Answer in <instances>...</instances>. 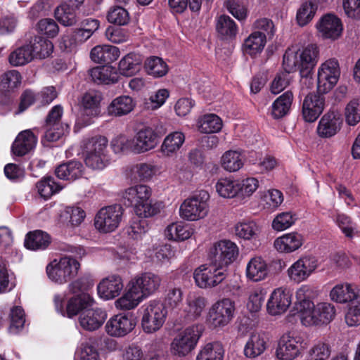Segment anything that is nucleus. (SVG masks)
<instances>
[{
	"label": "nucleus",
	"instance_id": "obj_1",
	"mask_svg": "<svg viewBox=\"0 0 360 360\" xmlns=\"http://www.w3.org/2000/svg\"><path fill=\"white\" fill-rule=\"evenodd\" d=\"M161 282V278L151 272L135 276L128 283L126 292L115 301V307L123 310L134 309L144 298L158 290Z\"/></svg>",
	"mask_w": 360,
	"mask_h": 360
},
{
	"label": "nucleus",
	"instance_id": "obj_2",
	"mask_svg": "<svg viewBox=\"0 0 360 360\" xmlns=\"http://www.w3.org/2000/svg\"><path fill=\"white\" fill-rule=\"evenodd\" d=\"M319 54L318 47L314 44L308 45L301 51L295 47L289 48L283 55V68L288 73L298 69L301 77L304 78V82L311 84V78L309 76L318 62Z\"/></svg>",
	"mask_w": 360,
	"mask_h": 360
},
{
	"label": "nucleus",
	"instance_id": "obj_3",
	"mask_svg": "<svg viewBox=\"0 0 360 360\" xmlns=\"http://www.w3.org/2000/svg\"><path fill=\"white\" fill-rule=\"evenodd\" d=\"M152 188L145 184L131 186L125 190L123 198L134 206L135 213L140 217L154 216L158 210L151 200Z\"/></svg>",
	"mask_w": 360,
	"mask_h": 360
},
{
	"label": "nucleus",
	"instance_id": "obj_4",
	"mask_svg": "<svg viewBox=\"0 0 360 360\" xmlns=\"http://www.w3.org/2000/svg\"><path fill=\"white\" fill-rule=\"evenodd\" d=\"M108 139L102 136L84 140L82 150L86 165L93 169L105 168L108 164Z\"/></svg>",
	"mask_w": 360,
	"mask_h": 360
},
{
	"label": "nucleus",
	"instance_id": "obj_5",
	"mask_svg": "<svg viewBox=\"0 0 360 360\" xmlns=\"http://www.w3.org/2000/svg\"><path fill=\"white\" fill-rule=\"evenodd\" d=\"M141 325L144 333L152 334L158 331L164 325L167 311L164 304L158 300H151L139 309Z\"/></svg>",
	"mask_w": 360,
	"mask_h": 360
},
{
	"label": "nucleus",
	"instance_id": "obj_6",
	"mask_svg": "<svg viewBox=\"0 0 360 360\" xmlns=\"http://www.w3.org/2000/svg\"><path fill=\"white\" fill-rule=\"evenodd\" d=\"M80 264L72 257H63L53 259L46 268L48 278L57 284H64L74 278L78 273Z\"/></svg>",
	"mask_w": 360,
	"mask_h": 360
},
{
	"label": "nucleus",
	"instance_id": "obj_7",
	"mask_svg": "<svg viewBox=\"0 0 360 360\" xmlns=\"http://www.w3.org/2000/svg\"><path fill=\"white\" fill-rule=\"evenodd\" d=\"M210 195L200 191L186 199L180 205L179 216L188 221H195L207 217L209 212Z\"/></svg>",
	"mask_w": 360,
	"mask_h": 360
},
{
	"label": "nucleus",
	"instance_id": "obj_8",
	"mask_svg": "<svg viewBox=\"0 0 360 360\" xmlns=\"http://www.w3.org/2000/svg\"><path fill=\"white\" fill-rule=\"evenodd\" d=\"M202 333V327L193 325L179 333L170 345L171 353L179 357L190 354L195 347Z\"/></svg>",
	"mask_w": 360,
	"mask_h": 360
},
{
	"label": "nucleus",
	"instance_id": "obj_9",
	"mask_svg": "<svg viewBox=\"0 0 360 360\" xmlns=\"http://www.w3.org/2000/svg\"><path fill=\"white\" fill-rule=\"evenodd\" d=\"M226 276L227 269L211 260L209 264L200 266L193 273L195 283L201 288H214L222 283Z\"/></svg>",
	"mask_w": 360,
	"mask_h": 360
},
{
	"label": "nucleus",
	"instance_id": "obj_10",
	"mask_svg": "<svg viewBox=\"0 0 360 360\" xmlns=\"http://www.w3.org/2000/svg\"><path fill=\"white\" fill-rule=\"evenodd\" d=\"M124 213L120 205H113L101 208L94 219V225L101 233H110L120 226Z\"/></svg>",
	"mask_w": 360,
	"mask_h": 360
},
{
	"label": "nucleus",
	"instance_id": "obj_11",
	"mask_svg": "<svg viewBox=\"0 0 360 360\" xmlns=\"http://www.w3.org/2000/svg\"><path fill=\"white\" fill-rule=\"evenodd\" d=\"M340 76L338 60L330 58L320 65L317 72V90L319 94L329 92L336 85Z\"/></svg>",
	"mask_w": 360,
	"mask_h": 360
},
{
	"label": "nucleus",
	"instance_id": "obj_12",
	"mask_svg": "<svg viewBox=\"0 0 360 360\" xmlns=\"http://www.w3.org/2000/svg\"><path fill=\"white\" fill-rule=\"evenodd\" d=\"M307 347V342L298 335L284 334L278 342L276 356L280 360H292Z\"/></svg>",
	"mask_w": 360,
	"mask_h": 360
},
{
	"label": "nucleus",
	"instance_id": "obj_13",
	"mask_svg": "<svg viewBox=\"0 0 360 360\" xmlns=\"http://www.w3.org/2000/svg\"><path fill=\"white\" fill-rule=\"evenodd\" d=\"M235 304L230 299H223L214 304L210 309L208 322L213 327H224L233 317Z\"/></svg>",
	"mask_w": 360,
	"mask_h": 360
},
{
	"label": "nucleus",
	"instance_id": "obj_14",
	"mask_svg": "<svg viewBox=\"0 0 360 360\" xmlns=\"http://www.w3.org/2000/svg\"><path fill=\"white\" fill-rule=\"evenodd\" d=\"M239 250L233 242L224 240L218 242L212 250L210 260L219 266L226 268L238 257Z\"/></svg>",
	"mask_w": 360,
	"mask_h": 360
},
{
	"label": "nucleus",
	"instance_id": "obj_15",
	"mask_svg": "<svg viewBox=\"0 0 360 360\" xmlns=\"http://www.w3.org/2000/svg\"><path fill=\"white\" fill-rule=\"evenodd\" d=\"M318 266L317 259L309 255L301 257L287 270L290 281L300 283L306 281Z\"/></svg>",
	"mask_w": 360,
	"mask_h": 360
},
{
	"label": "nucleus",
	"instance_id": "obj_16",
	"mask_svg": "<svg viewBox=\"0 0 360 360\" xmlns=\"http://www.w3.org/2000/svg\"><path fill=\"white\" fill-rule=\"evenodd\" d=\"M292 296L290 290L287 288L275 289L266 304L268 313L272 316H276L285 312L292 303Z\"/></svg>",
	"mask_w": 360,
	"mask_h": 360
},
{
	"label": "nucleus",
	"instance_id": "obj_17",
	"mask_svg": "<svg viewBox=\"0 0 360 360\" xmlns=\"http://www.w3.org/2000/svg\"><path fill=\"white\" fill-rule=\"evenodd\" d=\"M101 99V94L95 91H90L83 96L82 99V109L78 118L83 125L89 124L91 118L99 113V105Z\"/></svg>",
	"mask_w": 360,
	"mask_h": 360
},
{
	"label": "nucleus",
	"instance_id": "obj_18",
	"mask_svg": "<svg viewBox=\"0 0 360 360\" xmlns=\"http://www.w3.org/2000/svg\"><path fill=\"white\" fill-rule=\"evenodd\" d=\"M134 153L141 154L154 149L158 144V136L151 127H143L133 137Z\"/></svg>",
	"mask_w": 360,
	"mask_h": 360
},
{
	"label": "nucleus",
	"instance_id": "obj_19",
	"mask_svg": "<svg viewBox=\"0 0 360 360\" xmlns=\"http://www.w3.org/2000/svg\"><path fill=\"white\" fill-rule=\"evenodd\" d=\"M135 327L134 320L127 316L117 314L110 318L106 323V333L113 337H123Z\"/></svg>",
	"mask_w": 360,
	"mask_h": 360
},
{
	"label": "nucleus",
	"instance_id": "obj_20",
	"mask_svg": "<svg viewBox=\"0 0 360 360\" xmlns=\"http://www.w3.org/2000/svg\"><path fill=\"white\" fill-rule=\"evenodd\" d=\"M342 119L341 115L335 112L325 114L320 120L317 126V134L321 138L334 136L341 129Z\"/></svg>",
	"mask_w": 360,
	"mask_h": 360
},
{
	"label": "nucleus",
	"instance_id": "obj_21",
	"mask_svg": "<svg viewBox=\"0 0 360 360\" xmlns=\"http://www.w3.org/2000/svg\"><path fill=\"white\" fill-rule=\"evenodd\" d=\"M316 28L323 37L333 40L338 39L342 32L341 20L333 14L323 15L317 22Z\"/></svg>",
	"mask_w": 360,
	"mask_h": 360
},
{
	"label": "nucleus",
	"instance_id": "obj_22",
	"mask_svg": "<svg viewBox=\"0 0 360 360\" xmlns=\"http://www.w3.org/2000/svg\"><path fill=\"white\" fill-rule=\"evenodd\" d=\"M324 109V99L316 94H308L302 103V116L308 122L317 120Z\"/></svg>",
	"mask_w": 360,
	"mask_h": 360
},
{
	"label": "nucleus",
	"instance_id": "obj_23",
	"mask_svg": "<svg viewBox=\"0 0 360 360\" xmlns=\"http://www.w3.org/2000/svg\"><path fill=\"white\" fill-rule=\"evenodd\" d=\"M123 287L122 278L120 276L111 275L103 278L98 283V294L104 300H112L120 295Z\"/></svg>",
	"mask_w": 360,
	"mask_h": 360
},
{
	"label": "nucleus",
	"instance_id": "obj_24",
	"mask_svg": "<svg viewBox=\"0 0 360 360\" xmlns=\"http://www.w3.org/2000/svg\"><path fill=\"white\" fill-rule=\"evenodd\" d=\"M106 318V312L101 308L86 309L80 314L79 323L84 330L93 331L98 329Z\"/></svg>",
	"mask_w": 360,
	"mask_h": 360
},
{
	"label": "nucleus",
	"instance_id": "obj_25",
	"mask_svg": "<svg viewBox=\"0 0 360 360\" xmlns=\"http://www.w3.org/2000/svg\"><path fill=\"white\" fill-rule=\"evenodd\" d=\"M304 237L297 232L283 234L274 243V248L279 252L290 253L298 250L304 243Z\"/></svg>",
	"mask_w": 360,
	"mask_h": 360
},
{
	"label": "nucleus",
	"instance_id": "obj_26",
	"mask_svg": "<svg viewBox=\"0 0 360 360\" xmlns=\"http://www.w3.org/2000/svg\"><path fill=\"white\" fill-rule=\"evenodd\" d=\"M89 74L91 80L98 84H115L120 79L117 69L109 65L95 67L89 70Z\"/></svg>",
	"mask_w": 360,
	"mask_h": 360
},
{
	"label": "nucleus",
	"instance_id": "obj_27",
	"mask_svg": "<svg viewBox=\"0 0 360 360\" xmlns=\"http://www.w3.org/2000/svg\"><path fill=\"white\" fill-rule=\"evenodd\" d=\"M37 139L30 130L20 132L12 145V152L15 155L23 156L36 146Z\"/></svg>",
	"mask_w": 360,
	"mask_h": 360
},
{
	"label": "nucleus",
	"instance_id": "obj_28",
	"mask_svg": "<svg viewBox=\"0 0 360 360\" xmlns=\"http://www.w3.org/2000/svg\"><path fill=\"white\" fill-rule=\"evenodd\" d=\"M269 274V268L266 261L261 257L250 259L246 266V276L254 282L264 280Z\"/></svg>",
	"mask_w": 360,
	"mask_h": 360
},
{
	"label": "nucleus",
	"instance_id": "obj_29",
	"mask_svg": "<svg viewBox=\"0 0 360 360\" xmlns=\"http://www.w3.org/2000/svg\"><path fill=\"white\" fill-rule=\"evenodd\" d=\"M90 56L95 63H109L117 59L120 56V51L114 46L98 45L91 49Z\"/></svg>",
	"mask_w": 360,
	"mask_h": 360
},
{
	"label": "nucleus",
	"instance_id": "obj_30",
	"mask_svg": "<svg viewBox=\"0 0 360 360\" xmlns=\"http://www.w3.org/2000/svg\"><path fill=\"white\" fill-rule=\"evenodd\" d=\"M135 107L133 98L129 96H120L113 99L107 108L108 115L121 117L129 114Z\"/></svg>",
	"mask_w": 360,
	"mask_h": 360
},
{
	"label": "nucleus",
	"instance_id": "obj_31",
	"mask_svg": "<svg viewBox=\"0 0 360 360\" xmlns=\"http://www.w3.org/2000/svg\"><path fill=\"white\" fill-rule=\"evenodd\" d=\"M141 63L142 58L139 54L128 53L119 63V72L123 76L131 77L140 71Z\"/></svg>",
	"mask_w": 360,
	"mask_h": 360
},
{
	"label": "nucleus",
	"instance_id": "obj_32",
	"mask_svg": "<svg viewBox=\"0 0 360 360\" xmlns=\"http://www.w3.org/2000/svg\"><path fill=\"white\" fill-rule=\"evenodd\" d=\"M266 349L265 336L258 333H252L244 347V354L248 358H255L262 354Z\"/></svg>",
	"mask_w": 360,
	"mask_h": 360
},
{
	"label": "nucleus",
	"instance_id": "obj_33",
	"mask_svg": "<svg viewBox=\"0 0 360 360\" xmlns=\"http://www.w3.org/2000/svg\"><path fill=\"white\" fill-rule=\"evenodd\" d=\"M185 141V136L181 131H174L165 136L160 146L163 155L171 157L176 154Z\"/></svg>",
	"mask_w": 360,
	"mask_h": 360
},
{
	"label": "nucleus",
	"instance_id": "obj_34",
	"mask_svg": "<svg viewBox=\"0 0 360 360\" xmlns=\"http://www.w3.org/2000/svg\"><path fill=\"white\" fill-rule=\"evenodd\" d=\"M293 101L292 91H287L278 96L271 105V114L274 119L285 116L290 111Z\"/></svg>",
	"mask_w": 360,
	"mask_h": 360
},
{
	"label": "nucleus",
	"instance_id": "obj_35",
	"mask_svg": "<svg viewBox=\"0 0 360 360\" xmlns=\"http://www.w3.org/2000/svg\"><path fill=\"white\" fill-rule=\"evenodd\" d=\"M266 42V35L260 31H255L245 39L243 51L246 54L255 56L263 51Z\"/></svg>",
	"mask_w": 360,
	"mask_h": 360
},
{
	"label": "nucleus",
	"instance_id": "obj_36",
	"mask_svg": "<svg viewBox=\"0 0 360 360\" xmlns=\"http://www.w3.org/2000/svg\"><path fill=\"white\" fill-rule=\"evenodd\" d=\"M83 165L78 161H70L59 165L55 171L56 176L61 179L75 180L82 176Z\"/></svg>",
	"mask_w": 360,
	"mask_h": 360
},
{
	"label": "nucleus",
	"instance_id": "obj_37",
	"mask_svg": "<svg viewBox=\"0 0 360 360\" xmlns=\"http://www.w3.org/2000/svg\"><path fill=\"white\" fill-rule=\"evenodd\" d=\"M28 45L33 53L34 58H46L52 53L53 50L52 42L41 36L32 38Z\"/></svg>",
	"mask_w": 360,
	"mask_h": 360
},
{
	"label": "nucleus",
	"instance_id": "obj_38",
	"mask_svg": "<svg viewBox=\"0 0 360 360\" xmlns=\"http://www.w3.org/2000/svg\"><path fill=\"white\" fill-rule=\"evenodd\" d=\"M50 243V236L40 230L30 232L25 240V246L32 250H45Z\"/></svg>",
	"mask_w": 360,
	"mask_h": 360
},
{
	"label": "nucleus",
	"instance_id": "obj_39",
	"mask_svg": "<svg viewBox=\"0 0 360 360\" xmlns=\"http://www.w3.org/2000/svg\"><path fill=\"white\" fill-rule=\"evenodd\" d=\"M298 314L302 325L305 326L319 325L316 305L313 302H304L298 307Z\"/></svg>",
	"mask_w": 360,
	"mask_h": 360
},
{
	"label": "nucleus",
	"instance_id": "obj_40",
	"mask_svg": "<svg viewBox=\"0 0 360 360\" xmlns=\"http://www.w3.org/2000/svg\"><path fill=\"white\" fill-rule=\"evenodd\" d=\"M193 233L192 230L181 222L172 223L165 230V236L169 240H184Z\"/></svg>",
	"mask_w": 360,
	"mask_h": 360
},
{
	"label": "nucleus",
	"instance_id": "obj_41",
	"mask_svg": "<svg viewBox=\"0 0 360 360\" xmlns=\"http://www.w3.org/2000/svg\"><path fill=\"white\" fill-rule=\"evenodd\" d=\"M224 349L219 342L206 344L199 352L196 360H223Z\"/></svg>",
	"mask_w": 360,
	"mask_h": 360
},
{
	"label": "nucleus",
	"instance_id": "obj_42",
	"mask_svg": "<svg viewBox=\"0 0 360 360\" xmlns=\"http://www.w3.org/2000/svg\"><path fill=\"white\" fill-rule=\"evenodd\" d=\"M198 126L200 132L213 134L221 129L222 121L221 118L215 114H207L198 120Z\"/></svg>",
	"mask_w": 360,
	"mask_h": 360
},
{
	"label": "nucleus",
	"instance_id": "obj_43",
	"mask_svg": "<svg viewBox=\"0 0 360 360\" xmlns=\"http://www.w3.org/2000/svg\"><path fill=\"white\" fill-rule=\"evenodd\" d=\"M216 30L221 37L226 39L234 37L238 32L234 20L226 15H221L218 18Z\"/></svg>",
	"mask_w": 360,
	"mask_h": 360
},
{
	"label": "nucleus",
	"instance_id": "obj_44",
	"mask_svg": "<svg viewBox=\"0 0 360 360\" xmlns=\"http://www.w3.org/2000/svg\"><path fill=\"white\" fill-rule=\"evenodd\" d=\"M330 296L333 301L339 303L349 302V304L356 297H360L348 284L335 285L331 290Z\"/></svg>",
	"mask_w": 360,
	"mask_h": 360
},
{
	"label": "nucleus",
	"instance_id": "obj_45",
	"mask_svg": "<svg viewBox=\"0 0 360 360\" xmlns=\"http://www.w3.org/2000/svg\"><path fill=\"white\" fill-rule=\"evenodd\" d=\"M76 10L64 2L56 8L55 17L64 26H72L77 22Z\"/></svg>",
	"mask_w": 360,
	"mask_h": 360
},
{
	"label": "nucleus",
	"instance_id": "obj_46",
	"mask_svg": "<svg viewBox=\"0 0 360 360\" xmlns=\"http://www.w3.org/2000/svg\"><path fill=\"white\" fill-rule=\"evenodd\" d=\"M145 69L147 73L154 77H162L168 72L167 63L160 57L151 56L145 62Z\"/></svg>",
	"mask_w": 360,
	"mask_h": 360
},
{
	"label": "nucleus",
	"instance_id": "obj_47",
	"mask_svg": "<svg viewBox=\"0 0 360 360\" xmlns=\"http://www.w3.org/2000/svg\"><path fill=\"white\" fill-rule=\"evenodd\" d=\"M221 167L226 171L234 172L239 170L243 165L240 154L236 150H228L221 158Z\"/></svg>",
	"mask_w": 360,
	"mask_h": 360
},
{
	"label": "nucleus",
	"instance_id": "obj_48",
	"mask_svg": "<svg viewBox=\"0 0 360 360\" xmlns=\"http://www.w3.org/2000/svg\"><path fill=\"white\" fill-rule=\"evenodd\" d=\"M218 194L223 198H233L239 193L238 188V181L230 178H221L215 185Z\"/></svg>",
	"mask_w": 360,
	"mask_h": 360
},
{
	"label": "nucleus",
	"instance_id": "obj_49",
	"mask_svg": "<svg viewBox=\"0 0 360 360\" xmlns=\"http://www.w3.org/2000/svg\"><path fill=\"white\" fill-rule=\"evenodd\" d=\"M206 306V300L200 296L190 297L186 302L184 309L188 319L193 320L198 318Z\"/></svg>",
	"mask_w": 360,
	"mask_h": 360
},
{
	"label": "nucleus",
	"instance_id": "obj_50",
	"mask_svg": "<svg viewBox=\"0 0 360 360\" xmlns=\"http://www.w3.org/2000/svg\"><path fill=\"white\" fill-rule=\"evenodd\" d=\"M318 5L312 1L302 3L297 11L296 19L300 26H305L314 17Z\"/></svg>",
	"mask_w": 360,
	"mask_h": 360
},
{
	"label": "nucleus",
	"instance_id": "obj_51",
	"mask_svg": "<svg viewBox=\"0 0 360 360\" xmlns=\"http://www.w3.org/2000/svg\"><path fill=\"white\" fill-rule=\"evenodd\" d=\"M21 83V75L17 70H9L0 76V90L10 91L18 88Z\"/></svg>",
	"mask_w": 360,
	"mask_h": 360
},
{
	"label": "nucleus",
	"instance_id": "obj_52",
	"mask_svg": "<svg viewBox=\"0 0 360 360\" xmlns=\"http://www.w3.org/2000/svg\"><path fill=\"white\" fill-rule=\"evenodd\" d=\"M33 59V53L28 44L17 49L9 56L10 63L13 66L24 65Z\"/></svg>",
	"mask_w": 360,
	"mask_h": 360
},
{
	"label": "nucleus",
	"instance_id": "obj_53",
	"mask_svg": "<svg viewBox=\"0 0 360 360\" xmlns=\"http://www.w3.org/2000/svg\"><path fill=\"white\" fill-rule=\"evenodd\" d=\"M346 123L354 126L360 122V97L352 99L345 110Z\"/></svg>",
	"mask_w": 360,
	"mask_h": 360
},
{
	"label": "nucleus",
	"instance_id": "obj_54",
	"mask_svg": "<svg viewBox=\"0 0 360 360\" xmlns=\"http://www.w3.org/2000/svg\"><path fill=\"white\" fill-rule=\"evenodd\" d=\"M37 188L39 195L45 199L49 198L62 189V186L56 184L52 177L42 179L37 183Z\"/></svg>",
	"mask_w": 360,
	"mask_h": 360
},
{
	"label": "nucleus",
	"instance_id": "obj_55",
	"mask_svg": "<svg viewBox=\"0 0 360 360\" xmlns=\"http://www.w3.org/2000/svg\"><path fill=\"white\" fill-rule=\"evenodd\" d=\"M259 232V227L254 221L240 222L235 226L236 235L245 240L255 238Z\"/></svg>",
	"mask_w": 360,
	"mask_h": 360
},
{
	"label": "nucleus",
	"instance_id": "obj_56",
	"mask_svg": "<svg viewBox=\"0 0 360 360\" xmlns=\"http://www.w3.org/2000/svg\"><path fill=\"white\" fill-rule=\"evenodd\" d=\"M111 148L115 153L132 152L134 153L133 138L120 134L115 137L110 143Z\"/></svg>",
	"mask_w": 360,
	"mask_h": 360
},
{
	"label": "nucleus",
	"instance_id": "obj_57",
	"mask_svg": "<svg viewBox=\"0 0 360 360\" xmlns=\"http://www.w3.org/2000/svg\"><path fill=\"white\" fill-rule=\"evenodd\" d=\"M319 325L330 323L335 316L336 310L333 304L320 302L316 304Z\"/></svg>",
	"mask_w": 360,
	"mask_h": 360
},
{
	"label": "nucleus",
	"instance_id": "obj_58",
	"mask_svg": "<svg viewBox=\"0 0 360 360\" xmlns=\"http://www.w3.org/2000/svg\"><path fill=\"white\" fill-rule=\"evenodd\" d=\"M345 319L348 326L352 327L360 325V297L353 300L348 304Z\"/></svg>",
	"mask_w": 360,
	"mask_h": 360
},
{
	"label": "nucleus",
	"instance_id": "obj_59",
	"mask_svg": "<svg viewBox=\"0 0 360 360\" xmlns=\"http://www.w3.org/2000/svg\"><path fill=\"white\" fill-rule=\"evenodd\" d=\"M107 18L110 23L118 25H125L130 20L129 12L122 6L112 8L108 11Z\"/></svg>",
	"mask_w": 360,
	"mask_h": 360
},
{
	"label": "nucleus",
	"instance_id": "obj_60",
	"mask_svg": "<svg viewBox=\"0 0 360 360\" xmlns=\"http://www.w3.org/2000/svg\"><path fill=\"white\" fill-rule=\"evenodd\" d=\"M296 221L295 215L290 212H282L274 218L272 221V228L278 231H284L290 228Z\"/></svg>",
	"mask_w": 360,
	"mask_h": 360
},
{
	"label": "nucleus",
	"instance_id": "obj_61",
	"mask_svg": "<svg viewBox=\"0 0 360 360\" xmlns=\"http://www.w3.org/2000/svg\"><path fill=\"white\" fill-rule=\"evenodd\" d=\"M10 319L9 333L16 334L24 326L25 322L23 309L20 307L12 308L10 313Z\"/></svg>",
	"mask_w": 360,
	"mask_h": 360
},
{
	"label": "nucleus",
	"instance_id": "obj_62",
	"mask_svg": "<svg viewBox=\"0 0 360 360\" xmlns=\"http://www.w3.org/2000/svg\"><path fill=\"white\" fill-rule=\"evenodd\" d=\"M330 354V346L323 342H317L309 351V354L313 360H326Z\"/></svg>",
	"mask_w": 360,
	"mask_h": 360
},
{
	"label": "nucleus",
	"instance_id": "obj_63",
	"mask_svg": "<svg viewBox=\"0 0 360 360\" xmlns=\"http://www.w3.org/2000/svg\"><path fill=\"white\" fill-rule=\"evenodd\" d=\"M157 167L155 165L142 162L136 165L134 167V172L138 176L141 181H149L157 172Z\"/></svg>",
	"mask_w": 360,
	"mask_h": 360
},
{
	"label": "nucleus",
	"instance_id": "obj_64",
	"mask_svg": "<svg viewBox=\"0 0 360 360\" xmlns=\"http://www.w3.org/2000/svg\"><path fill=\"white\" fill-rule=\"evenodd\" d=\"M38 30L49 37H56L59 31V27L54 20L44 18L39 20L37 23Z\"/></svg>",
	"mask_w": 360,
	"mask_h": 360
}]
</instances>
